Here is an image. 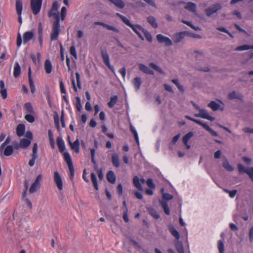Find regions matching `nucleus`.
I'll use <instances>...</instances> for the list:
<instances>
[{
  "instance_id": "1",
  "label": "nucleus",
  "mask_w": 253,
  "mask_h": 253,
  "mask_svg": "<svg viewBox=\"0 0 253 253\" xmlns=\"http://www.w3.org/2000/svg\"><path fill=\"white\" fill-rule=\"evenodd\" d=\"M191 104L194 106V107L198 110L199 112L198 114H195L194 116L196 117H199L203 119H207L210 120L211 121H213L215 120V118L211 116L207 111L204 109H201L199 107V106L196 104L194 102L192 101Z\"/></svg>"
},
{
  "instance_id": "2",
  "label": "nucleus",
  "mask_w": 253,
  "mask_h": 253,
  "mask_svg": "<svg viewBox=\"0 0 253 253\" xmlns=\"http://www.w3.org/2000/svg\"><path fill=\"white\" fill-rule=\"evenodd\" d=\"M60 21H54L52 24V31L50 34L51 41H56L58 37L60 31Z\"/></svg>"
},
{
  "instance_id": "3",
  "label": "nucleus",
  "mask_w": 253,
  "mask_h": 253,
  "mask_svg": "<svg viewBox=\"0 0 253 253\" xmlns=\"http://www.w3.org/2000/svg\"><path fill=\"white\" fill-rule=\"evenodd\" d=\"M63 157L70 171V178L72 180L74 175V168L71 157L68 152L64 153Z\"/></svg>"
},
{
  "instance_id": "4",
  "label": "nucleus",
  "mask_w": 253,
  "mask_h": 253,
  "mask_svg": "<svg viewBox=\"0 0 253 253\" xmlns=\"http://www.w3.org/2000/svg\"><path fill=\"white\" fill-rule=\"evenodd\" d=\"M222 7V5L220 3L216 2L205 9L204 11L208 17H210L213 14L221 10Z\"/></svg>"
},
{
  "instance_id": "5",
  "label": "nucleus",
  "mask_w": 253,
  "mask_h": 253,
  "mask_svg": "<svg viewBox=\"0 0 253 253\" xmlns=\"http://www.w3.org/2000/svg\"><path fill=\"white\" fill-rule=\"evenodd\" d=\"M185 117L187 118V119L192 121L196 124L202 126L206 130L208 131L213 136H217V133L216 132L214 131L208 125H207L206 123H203L202 121L193 119L191 118L190 117L188 116H185Z\"/></svg>"
},
{
  "instance_id": "6",
  "label": "nucleus",
  "mask_w": 253,
  "mask_h": 253,
  "mask_svg": "<svg viewBox=\"0 0 253 253\" xmlns=\"http://www.w3.org/2000/svg\"><path fill=\"white\" fill-rule=\"evenodd\" d=\"M58 7L59 5L58 2L57 1H55L52 4L51 9L48 13V16L49 17H54V21H60V16L58 11Z\"/></svg>"
},
{
  "instance_id": "7",
  "label": "nucleus",
  "mask_w": 253,
  "mask_h": 253,
  "mask_svg": "<svg viewBox=\"0 0 253 253\" xmlns=\"http://www.w3.org/2000/svg\"><path fill=\"white\" fill-rule=\"evenodd\" d=\"M42 0H31V6L33 13L38 14L40 11L42 6Z\"/></svg>"
},
{
  "instance_id": "8",
  "label": "nucleus",
  "mask_w": 253,
  "mask_h": 253,
  "mask_svg": "<svg viewBox=\"0 0 253 253\" xmlns=\"http://www.w3.org/2000/svg\"><path fill=\"white\" fill-rule=\"evenodd\" d=\"M156 39L159 43H165L167 46H170L172 45V41L169 38L162 34L157 35L156 36Z\"/></svg>"
},
{
  "instance_id": "9",
  "label": "nucleus",
  "mask_w": 253,
  "mask_h": 253,
  "mask_svg": "<svg viewBox=\"0 0 253 253\" xmlns=\"http://www.w3.org/2000/svg\"><path fill=\"white\" fill-rule=\"evenodd\" d=\"M54 181L58 189L60 190H62L63 181L62 178L58 171H54Z\"/></svg>"
},
{
  "instance_id": "10",
  "label": "nucleus",
  "mask_w": 253,
  "mask_h": 253,
  "mask_svg": "<svg viewBox=\"0 0 253 253\" xmlns=\"http://www.w3.org/2000/svg\"><path fill=\"white\" fill-rule=\"evenodd\" d=\"M187 34L186 32H180L176 33L173 35V41L175 43H179L181 42L185 35Z\"/></svg>"
},
{
  "instance_id": "11",
  "label": "nucleus",
  "mask_w": 253,
  "mask_h": 253,
  "mask_svg": "<svg viewBox=\"0 0 253 253\" xmlns=\"http://www.w3.org/2000/svg\"><path fill=\"white\" fill-rule=\"evenodd\" d=\"M228 98L230 100L238 99L239 100H242L243 95L238 92L233 91L228 94Z\"/></svg>"
},
{
  "instance_id": "12",
  "label": "nucleus",
  "mask_w": 253,
  "mask_h": 253,
  "mask_svg": "<svg viewBox=\"0 0 253 253\" xmlns=\"http://www.w3.org/2000/svg\"><path fill=\"white\" fill-rule=\"evenodd\" d=\"M139 69L145 74H147L150 75H153L154 73L148 67L145 65L140 63L138 64Z\"/></svg>"
},
{
  "instance_id": "13",
  "label": "nucleus",
  "mask_w": 253,
  "mask_h": 253,
  "mask_svg": "<svg viewBox=\"0 0 253 253\" xmlns=\"http://www.w3.org/2000/svg\"><path fill=\"white\" fill-rule=\"evenodd\" d=\"M184 8L194 13H196L197 5L193 2H188L184 7Z\"/></svg>"
},
{
  "instance_id": "14",
  "label": "nucleus",
  "mask_w": 253,
  "mask_h": 253,
  "mask_svg": "<svg viewBox=\"0 0 253 253\" xmlns=\"http://www.w3.org/2000/svg\"><path fill=\"white\" fill-rule=\"evenodd\" d=\"M57 144L58 145V147L59 148L60 152L62 153L63 154L64 153H66V152H64L65 150V146L64 144V141L62 140V139L59 137H58L57 138Z\"/></svg>"
},
{
  "instance_id": "15",
  "label": "nucleus",
  "mask_w": 253,
  "mask_h": 253,
  "mask_svg": "<svg viewBox=\"0 0 253 253\" xmlns=\"http://www.w3.org/2000/svg\"><path fill=\"white\" fill-rule=\"evenodd\" d=\"M101 55L102 57L104 63L110 68L111 69V65L110 63V58L109 56L106 51H103L101 52Z\"/></svg>"
},
{
  "instance_id": "16",
  "label": "nucleus",
  "mask_w": 253,
  "mask_h": 253,
  "mask_svg": "<svg viewBox=\"0 0 253 253\" xmlns=\"http://www.w3.org/2000/svg\"><path fill=\"white\" fill-rule=\"evenodd\" d=\"M34 37V33L32 31L25 32L23 35V42L25 44Z\"/></svg>"
},
{
  "instance_id": "17",
  "label": "nucleus",
  "mask_w": 253,
  "mask_h": 253,
  "mask_svg": "<svg viewBox=\"0 0 253 253\" xmlns=\"http://www.w3.org/2000/svg\"><path fill=\"white\" fill-rule=\"evenodd\" d=\"M132 83L133 84L135 90L137 91L139 89L142 84L141 79L140 77H135L132 80Z\"/></svg>"
},
{
  "instance_id": "18",
  "label": "nucleus",
  "mask_w": 253,
  "mask_h": 253,
  "mask_svg": "<svg viewBox=\"0 0 253 253\" xmlns=\"http://www.w3.org/2000/svg\"><path fill=\"white\" fill-rule=\"evenodd\" d=\"M31 142V141L30 140H28V139L26 138H23L20 140L19 146H18L17 148H18V147H20L22 148H26L30 145Z\"/></svg>"
},
{
  "instance_id": "19",
  "label": "nucleus",
  "mask_w": 253,
  "mask_h": 253,
  "mask_svg": "<svg viewBox=\"0 0 253 253\" xmlns=\"http://www.w3.org/2000/svg\"><path fill=\"white\" fill-rule=\"evenodd\" d=\"M133 30V31L138 36V37L142 40H143V38L142 36V35L139 33L138 31V30H140L143 32V28L140 25H132V27H130Z\"/></svg>"
},
{
  "instance_id": "20",
  "label": "nucleus",
  "mask_w": 253,
  "mask_h": 253,
  "mask_svg": "<svg viewBox=\"0 0 253 253\" xmlns=\"http://www.w3.org/2000/svg\"><path fill=\"white\" fill-rule=\"evenodd\" d=\"M69 143L72 149L75 151L76 153H79L80 151V142L78 139H77L73 143H72L69 141Z\"/></svg>"
},
{
  "instance_id": "21",
  "label": "nucleus",
  "mask_w": 253,
  "mask_h": 253,
  "mask_svg": "<svg viewBox=\"0 0 253 253\" xmlns=\"http://www.w3.org/2000/svg\"><path fill=\"white\" fill-rule=\"evenodd\" d=\"M107 179L111 183H114L116 181V176L113 171H109L107 173Z\"/></svg>"
},
{
  "instance_id": "22",
  "label": "nucleus",
  "mask_w": 253,
  "mask_h": 253,
  "mask_svg": "<svg viewBox=\"0 0 253 253\" xmlns=\"http://www.w3.org/2000/svg\"><path fill=\"white\" fill-rule=\"evenodd\" d=\"M112 161L114 167L118 168L120 166L119 157L117 154L114 153L112 155Z\"/></svg>"
},
{
  "instance_id": "23",
  "label": "nucleus",
  "mask_w": 253,
  "mask_h": 253,
  "mask_svg": "<svg viewBox=\"0 0 253 253\" xmlns=\"http://www.w3.org/2000/svg\"><path fill=\"white\" fill-rule=\"evenodd\" d=\"M25 127L24 125L19 124L16 128V133L18 136H22L25 132Z\"/></svg>"
},
{
  "instance_id": "24",
  "label": "nucleus",
  "mask_w": 253,
  "mask_h": 253,
  "mask_svg": "<svg viewBox=\"0 0 253 253\" xmlns=\"http://www.w3.org/2000/svg\"><path fill=\"white\" fill-rule=\"evenodd\" d=\"M249 49H253V45H250L248 44H244L242 45L238 46L236 47V51H244Z\"/></svg>"
},
{
  "instance_id": "25",
  "label": "nucleus",
  "mask_w": 253,
  "mask_h": 253,
  "mask_svg": "<svg viewBox=\"0 0 253 253\" xmlns=\"http://www.w3.org/2000/svg\"><path fill=\"white\" fill-rule=\"evenodd\" d=\"M16 10L18 15H21L22 11V2L21 0H16Z\"/></svg>"
},
{
  "instance_id": "26",
  "label": "nucleus",
  "mask_w": 253,
  "mask_h": 253,
  "mask_svg": "<svg viewBox=\"0 0 253 253\" xmlns=\"http://www.w3.org/2000/svg\"><path fill=\"white\" fill-rule=\"evenodd\" d=\"M169 230L171 234L177 239L180 238V234L176 229L173 226H169Z\"/></svg>"
},
{
  "instance_id": "27",
  "label": "nucleus",
  "mask_w": 253,
  "mask_h": 253,
  "mask_svg": "<svg viewBox=\"0 0 253 253\" xmlns=\"http://www.w3.org/2000/svg\"><path fill=\"white\" fill-rule=\"evenodd\" d=\"M21 73L20 66L18 62H16L14 67L13 76L15 78L18 77Z\"/></svg>"
},
{
  "instance_id": "28",
  "label": "nucleus",
  "mask_w": 253,
  "mask_h": 253,
  "mask_svg": "<svg viewBox=\"0 0 253 253\" xmlns=\"http://www.w3.org/2000/svg\"><path fill=\"white\" fill-rule=\"evenodd\" d=\"M52 66L49 60H46L44 63V69L47 74H50L52 71Z\"/></svg>"
},
{
  "instance_id": "29",
  "label": "nucleus",
  "mask_w": 253,
  "mask_h": 253,
  "mask_svg": "<svg viewBox=\"0 0 253 253\" xmlns=\"http://www.w3.org/2000/svg\"><path fill=\"white\" fill-rule=\"evenodd\" d=\"M116 15L117 16L120 18L121 20L123 21V22L127 26L130 27L132 26V24L130 23L129 20L126 17L121 15L119 13H117Z\"/></svg>"
},
{
  "instance_id": "30",
  "label": "nucleus",
  "mask_w": 253,
  "mask_h": 253,
  "mask_svg": "<svg viewBox=\"0 0 253 253\" xmlns=\"http://www.w3.org/2000/svg\"><path fill=\"white\" fill-rule=\"evenodd\" d=\"M208 106L211 108L213 111H215L220 109V105L214 101L210 102Z\"/></svg>"
},
{
  "instance_id": "31",
  "label": "nucleus",
  "mask_w": 253,
  "mask_h": 253,
  "mask_svg": "<svg viewBox=\"0 0 253 253\" xmlns=\"http://www.w3.org/2000/svg\"><path fill=\"white\" fill-rule=\"evenodd\" d=\"M13 152V149L12 146L8 145L4 148L3 154L5 156H9L12 154Z\"/></svg>"
},
{
  "instance_id": "32",
  "label": "nucleus",
  "mask_w": 253,
  "mask_h": 253,
  "mask_svg": "<svg viewBox=\"0 0 253 253\" xmlns=\"http://www.w3.org/2000/svg\"><path fill=\"white\" fill-rule=\"evenodd\" d=\"M133 183L134 186L138 190H142V187L140 183L139 178L137 176H135L133 177Z\"/></svg>"
},
{
  "instance_id": "33",
  "label": "nucleus",
  "mask_w": 253,
  "mask_h": 253,
  "mask_svg": "<svg viewBox=\"0 0 253 253\" xmlns=\"http://www.w3.org/2000/svg\"><path fill=\"white\" fill-rule=\"evenodd\" d=\"M223 167L225 169L229 171H232L234 170V168L230 165L227 160H224L222 163Z\"/></svg>"
},
{
  "instance_id": "34",
  "label": "nucleus",
  "mask_w": 253,
  "mask_h": 253,
  "mask_svg": "<svg viewBox=\"0 0 253 253\" xmlns=\"http://www.w3.org/2000/svg\"><path fill=\"white\" fill-rule=\"evenodd\" d=\"M194 133L193 132H189L182 137V142L183 143H186L188 142V141L193 136Z\"/></svg>"
},
{
  "instance_id": "35",
  "label": "nucleus",
  "mask_w": 253,
  "mask_h": 253,
  "mask_svg": "<svg viewBox=\"0 0 253 253\" xmlns=\"http://www.w3.org/2000/svg\"><path fill=\"white\" fill-rule=\"evenodd\" d=\"M147 21L154 28H157L158 27V24L156 22V19L153 16H149L147 18Z\"/></svg>"
},
{
  "instance_id": "36",
  "label": "nucleus",
  "mask_w": 253,
  "mask_h": 253,
  "mask_svg": "<svg viewBox=\"0 0 253 253\" xmlns=\"http://www.w3.org/2000/svg\"><path fill=\"white\" fill-rule=\"evenodd\" d=\"M40 184L34 181L29 189V192L30 193H34L40 188Z\"/></svg>"
},
{
  "instance_id": "37",
  "label": "nucleus",
  "mask_w": 253,
  "mask_h": 253,
  "mask_svg": "<svg viewBox=\"0 0 253 253\" xmlns=\"http://www.w3.org/2000/svg\"><path fill=\"white\" fill-rule=\"evenodd\" d=\"M181 22L189 26V27H190L191 28H192L193 30H194L195 31H200L201 30V28L198 27V26H195L194 25H193L191 22H189V21H186V20H181Z\"/></svg>"
},
{
  "instance_id": "38",
  "label": "nucleus",
  "mask_w": 253,
  "mask_h": 253,
  "mask_svg": "<svg viewBox=\"0 0 253 253\" xmlns=\"http://www.w3.org/2000/svg\"><path fill=\"white\" fill-rule=\"evenodd\" d=\"M118 100V96L117 95L111 96L110 98V101L108 102V105L109 107H113L116 103Z\"/></svg>"
},
{
  "instance_id": "39",
  "label": "nucleus",
  "mask_w": 253,
  "mask_h": 253,
  "mask_svg": "<svg viewBox=\"0 0 253 253\" xmlns=\"http://www.w3.org/2000/svg\"><path fill=\"white\" fill-rule=\"evenodd\" d=\"M91 179L93 183V186L94 187V188L98 190V186L97 182V179L96 175L94 173L92 172L91 173Z\"/></svg>"
},
{
  "instance_id": "40",
  "label": "nucleus",
  "mask_w": 253,
  "mask_h": 253,
  "mask_svg": "<svg viewBox=\"0 0 253 253\" xmlns=\"http://www.w3.org/2000/svg\"><path fill=\"white\" fill-rule=\"evenodd\" d=\"M150 67H151L152 68L156 70V71L158 72L159 73L164 74L165 72L163 71V70L159 66L156 65L155 64L153 63H150L149 64Z\"/></svg>"
},
{
  "instance_id": "41",
  "label": "nucleus",
  "mask_w": 253,
  "mask_h": 253,
  "mask_svg": "<svg viewBox=\"0 0 253 253\" xmlns=\"http://www.w3.org/2000/svg\"><path fill=\"white\" fill-rule=\"evenodd\" d=\"M130 129L134 135V138H135V140L136 143L139 145V141L138 134H137L136 130H135L134 127L131 125L130 126Z\"/></svg>"
},
{
  "instance_id": "42",
  "label": "nucleus",
  "mask_w": 253,
  "mask_h": 253,
  "mask_svg": "<svg viewBox=\"0 0 253 253\" xmlns=\"http://www.w3.org/2000/svg\"><path fill=\"white\" fill-rule=\"evenodd\" d=\"M48 134L50 146L52 148H54L55 147L54 140L53 139L52 133L50 130H48Z\"/></svg>"
},
{
  "instance_id": "43",
  "label": "nucleus",
  "mask_w": 253,
  "mask_h": 253,
  "mask_svg": "<svg viewBox=\"0 0 253 253\" xmlns=\"http://www.w3.org/2000/svg\"><path fill=\"white\" fill-rule=\"evenodd\" d=\"M148 211L149 213L154 217L155 219H158L160 217L157 212L152 208H149Z\"/></svg>"
},
{
  "instance_id": "44",
  "label": "nucleus",
  "mask_w": 253,
  "mask_h": 253,
  "mask_svg": "<svg viewBox=\"0 0 253 253\" xmlns=\"http://www.w3.org/2000/svg\"><path fill=\"white\" fill-rule=\"evenodd\" d=\"M175 247L178 253H184L183 247L181 243L178 242H177L175 243Z\"/></svg>"
},
{
  "instance_id": "45",
  "label": "nucleus",
  "mask_w": 253,
  "mask_h": 253,
  "mask_svg": "<svg viewBox=\"0 0 253 253\" xmlns=\"http://www.w3.org/2000/svg\"><path fill=\"white\" fill-rule=\"evenodd\" d=\"M161 205L162 207L163 208L165 213L167 215H169L170 212L168 204L165 202H161Z\"/></svg>"
},
{
  "instance_id": "46",
  "label": "nucleus",
  "mask_w": 253,
  "mask_h": 253,
  "mask_svg": "<svg viewBox=\"0 0 253 253\" xmlns=\"http://www.w3.org/2000/svg\"><path fill=\"white\" fill-rule=\"evenodd\" d=\"M193 54L196 58L202 57L204 54V52L201 50H195L193 52Z\"/></svg>"
},
{
  "instance_id": "47",
  "label": "nucleus",
  "mask_w": 253,
  "mask_h": 253,
  "mask_svg": "<svg viewBox=\"0 0 253 253\" xmlns=\"http://www.w3.org/2000/svg\"><path fill=\"white\" fill-rule=\"evenodd\" d=\"M143 33L147 41L151 42L152 40V37L151 34L145 29H143Z\"/></svg>"
},
{
  "instance_id": "48",
  "label": "nucleus",
  "mask_w": 253,
  "mask_h": 253,
  "mask_svg": "<svg viewBox=\"0 0 253 253\" xmlns=\"http://www.w3.org/2000/svg\"><path fill=\"white\" fill-rule=\"evenodd\" d=\"M238 170L240 173H246L247 174L248 168H246L243 165L239 164L238 166Z\"/></svg>"
},
{
  "instance_id": "49",
  "label": "nucleus",
  "mask_w": 253,
  "mask_h": 253,
  "mask_svg": "<svg viewBox=\"0 0 253 253\" xmlns=\"http://www.w3.org/2000/svg\"><path fill=\"white\" fill-rule=\"evenodd\" d=\"M164 191V189H162L161 192L163 194V198L164 199L167 200H170L172 199L173 196L171 195H170L169 193H163Z\"/></svg>"
},
{
  "instance_id": "50",
  "label": "nucleus",
  "mask_w": 253,
  "mask_h": 253,
  "mask_svg": "<svg viewBox=\"0 0 253 253\" xmlns=\"http://www.w3.org/2000/svg\"><path fill=\"white\" fill-rule=\"evenodd\" d=\"M76 100H77V103H76V107L77 110L79 111H81L82 110V104H81V99L78 96L76 97Z\"/></svg>"
},
{
  "instance_id": "51",
  "label": "nucleus",
  "mask_w": 253,
  "mask_h": 253,
  "mask_svg": "<svg viewBox=\"0 0 253 253\" xmlns=\"http://www.w3.org/2000/svg\"><path fill=\"white\" fill-rule=\"evenodd\" d=\"M67 13V9L65 6H63L61 8V19L62 21L64 20Z\"/></svg>"
},
{
  "instance_id": "52",
  "label": "nucleus",
  "mask_w": 253,
  "mask_h": 253,
  "mask_svg": "<svg viewBox=\"0 0 253 253\" xmlns=\"http://www.w3.org/2000/svg\"><path fill=\"white\" fill-rule=\"evenodd\" d=\"M37 152H38V145L37 143H35L34 144L33 150H32V153L31 154L32 157H38L37 156Z\"/></svg>"
},
{
  "instance_id": "53",
  "label": "nucleus",
  "mask_w": 253,
  "mask_h": 253,
  "mask_svg": "<svg viewBox=\"0 0 253 253\" xmlns=\"http://www.w3.org/2000/svg\"><path fill=\"white\" fill-rule=\"evenodd\" d=\"M29 82L31 91L32 93H34L36 91V87L33 79H30V81H29Z\"/></svg>"
},
{
  "instance_id": "54",
  "label": "nucleus",
  "mask_w": 253,
  "mask_h": 253,
  "mask_svg": "<svg viewBox=\"0 0 253 253\" xmlns=\"http://www.w3.org/2000/svg\"><path fill=\"white\" fill-rule=\"evenodd\" d=\"M54 122L56 126V127L58 129L59 128V116L57 113H55L54 115Z\"/></svg>"
},
{
  "instance_id": "55",
  "label": "nucleus",
  "mask_w": 253,
  "mask_h": 253,
  "mask_svg": "<svg viewBox=\"0 0 253 253\" xmlns=\"http://www.w3.org/2000/svg\"><path fill=\"white\" fill-rule=\"evenodd\" d=\"M218 248L219 251V253H224V245L223 242L219 240L218 242Z\"/></svg>"
},
{
  "instance_id": "56",
  "label": "nucleus",
  "mask_w": 253,
  "mask_h": 253,
  "mask_svg": "<svg viewBox=\"0 0 253 253\" xmlns=\"http://www.w3.org/2000/svg\"><path fill=\"white\" fill-rule=\"evenodd\" d=\"M25 108L27 110V111L30 113H32L34 112V109L32 106V104L30 103H26L25 104Z\"/></svg>"
},
{
  "instance_id": "57",
  "label": "nucleus",
  "mask_w": 253,
  "mask_h": 253,
  "mask_svg": "<svg viewBox=\"0 0 253 253\" xmlns=\"http://www.w3.org/2000/svg\"><path fill=\"white\" fill-rule=\"evenodd\" d=\"M25 119L29 123H32L35 121L34 116L30 114L25 115Z\"/></svg>"
},
{
  "instance_id": "58",
  "label": "nucleus",
  "mask_w": 253,
  "mask_h": 253,
  "mask_svg": "<svg viewBox=\"0 0 253 253\" xmlns=\"http://www.w3.org/2000/svg\"><path fill=\"white\" fill-rule=\"evenodd\" d=\"M42 24L41 23L39 24V28H40V31H39V41L40 44V45H42Z\"/></svg>"
},
{
  "instance_id": "59",
  "label": "nucleus",
  "mask_w": 253,
  "mask_h": 253,
  "mask_svg": "<svg viewBox=\"0 0 253 253\" xmlns=\"http://www.w3.org/2000/svg\"><path fill=\"white\" fill-rule=\"evenodd\" d=\"M147 185L148 187H149L151 188L154 189L155 187V185L154 184L153 180L151 178H149L147 179Z\"/></svg>"
},
{
  "instance_id": "60",
  "label": "nucleus",
  "mask_w": 253,
  "mask_h": 253,
  "mask_svg": "<svg viewBox=\"0 0 253 253\" xmlns=\"http://www.w3.org/2000/svg\"><path fill=\"white\" fill-rule=\"evenodd\" d=\"M70 53L72 56H73L75 57V59H77L76 48L74 46H72L70 47Z\"/></svg>"
},
{
  "instance_id": "61",
  "label": "nucleus",
  "mask_w": 253,
  "mask_h": 253,
  "mask_svg": "<svg viewBox=\"0 0 253 253\" xmlns=\"http://www.w3.org/2000/svg\"><path fill=\"white\" fill-rule=\"evenodd\" d=\"M249 241L251 243L253 242V226L251 227L249 233Z\"/></svg>"
},
{
  "instance_id": "62",
  "label": "nucleus",
  "mask_w": 253,
  "mask_h": 253,
  "mask_svg": "<svg viewBox=\"0 0 253 253\" xmlns=\"http://www.w3.org/2000/svg\"><path fill=\"white\" fill-rule=\"evenodd\" d=\"M247 174L249 175V177L251 178L252 181L253 182V168H248V170L247 171Z\"/></svg>"
},
{
  "instance_id": "63",
  "label": "nucleus",
  "mask_w": 253,
  "mask_h": 253,
  "mask_svg": "<svg viewBox=\"0 0 253 253\" xmlns=\"http://www.w3.org/2000/svg\"><path fill=\"white\" fill-rule=\"evenodd\" d=\"M105 28H106L107 30H111L114 32H117V33H118L119 32V30L115 27H114V26H112L111 25H109L107 24L106 25Z\"/></svg>"
},
{
  "instance_id": "64",
  "label": "nucleus",
  "mask_w": 253,
  "mask_h": 253,
  "mask_svg": "<svg viewBox=\"0 0 253 253\" xmlns=\"http://www.w3.org/2000/svg\"><path fill=\"white\" fill-rule=\"evenodd\" d=\"M76 76L77 82V86L79 88H81V84L80 82V76L78 72L76 73Z\"/></svg>"
}]
</instances>
